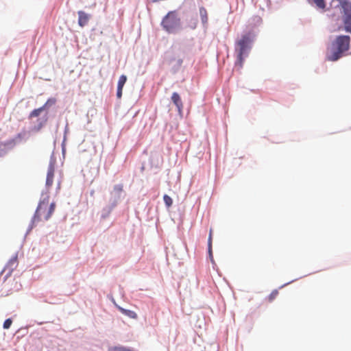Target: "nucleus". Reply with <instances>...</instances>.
Masks as SVG:
<instances>
[{
	"instance_id": "obj_1",
	"label": "nucleus",
	"mask_w": 351,
	"mask_h": 351,
	"mask_svg": "<svg viewBox=\"0 0 351 351\" xmlns=\"http://www.w3.org/2000/svg\"><path fill=\"white\" fill-rule=\"evenodd\" d=\"M56 208V203H49V195L46 193L40 201L36 210L33 222L36 221H47L53 213Z\"/></svg>"
},
{
	"instance_id": "obj_2",
	"label": "nucleus",
	"mask_w": 351,
	"mask_h": 351,
	"mask_svg": "<svg viewBox=\"0 0 351 351\" xmlns=\"http://www.w3.org/2000/svg\"><path fill=\"white\" fill-rule=\"evenodd\" d=\"M254 34L248 32L243 34L240 39L235 43V51L237 53V62L240 67H242L244 56H247L248 51L251 48V43L254 38Z\"/></svg>"
},
{
	"instance_id": "obj_3",
	"label": "nucleus",
	"mask_w": 351,
	"mask_h": 351,
	"mask_svg": "<svg viewBox=\"0 0 351 351\" xmlns=\"http://www.w3.org/2000/svg\"><path fill=\"white\" fill-rule=\"evenodd\" d=\"M350 38L349 36H339L333 43L334 49L328 55V60L336 61L339 59L342 54L348 50L350 47Z\"/></svg>"
},
{
	"instance_id": "obj_4",
	"label": "nucleus",
	"mask_w": 351,
	"mask_h": 351,
	"mask_svg": "<svg viewBox=\"0 0 351 351\" xmlns=\"http://www.w3.org/2000/svg\"><path fill=\"white\" fill-rule=\"evenodd\" d=\"M332 3L343 9L345 29L351 32V3L347 0H332Z\"/></svg>"
},
{
	"instance_id": "obj_5",
	"label": "nucleus",
	"mask_w": 351,
	"mask_h": 351,
	"mask_svg": "<svg viewBox=\"0 0 351 351\" xmlns=\"http://www.w3.org/2000/svg\"><path fill=\"white\" fill-rule=\"evenodd\" d=\"M161 25L168 33H174L180 28V19L175 12H169L162 19Z\"/></svg>"
},
{
	"instance_id": "obj_6",
	"label": "nucleus",
	"mask_w": 351,
	"mask_h": 351,
	"mask_svg": "<svg viewBox=\"0 0 351 351\" xmlns=\"http://www.w3.org/2000/svg\"><path fill=\"white\" fill-rule=\"evenodd\" d=\"M123 191V186L122 184H116L113 186V189L110 193L112 196H114V199L112 204V208L116 206L118 201L120 199L121 194Z\"/></svg>"
},
{
	"instance_id": "obj_7",
	"label": "nucleus",
	"mask_w": 351,
	"mask_h": 351,
	"mask_svg": "<svg viewBox=\"0 0 351 351\" xmlns=\"http://www.w3.org/2000/svg\"><path fill=\"white\" fill-rule=\"evenodd\" d=\"M54 173H55L54 165L51 164V165H49V166L48 167V170H47V178H46L47 187H50L52 186V184L53 183Z\"/></svg>"
},
{
	"instance_id": "obj_8",
	"label": "nucleus",
	"mask_w": 351,
	"mask_h": 351,
	"mask_svg": "<svg viewBox=\"0 0 351 351\" xmlns=\"http://www.w3.org/2000/svg\"><path fill=\"white\" fill-rule=\"evenodd\" d=\"M171 101L178 108V112L181 113L183 109V103L180 95L178 93H173L171 95Z\"/></svg>"
},
{
	"instance_id": "obj_9",
	"label": "nucleus",
	"mask_w": 351,
	"mask_h": 351,
	"mask_svg": "<svg viewBox=\"0 0 351 351\" xmlns=\"http://www.w3.org/2000/svg\"><path fill=\"white\" fill-rule=\"evenodd\" d=\"M78 14V24L81 27H84L88 24L89 21V15L84 11H79Z\"/></svg>"
},
{
	"instance_id": "obj_10",
	"label": "nucleus",
	"mask_w": 351,
	"mask_h": 351,
	"mask_svg": "<svg viewBox=\"0 0 351 351\" xmlns=\"http://www.w3.org/2000/svg\"><path fill=\"white\" fill-rule=\"evenodd\" d=\"M261 23L262 19L258 16H254L249 21L247 27L251 29L256 25H259Z\"/></svg>"
},
{
	"instance_id": "obj_11",
	"label": "nucleus",
	"mask_w": 351,
	"mask_h": 351,
	"mask_svg": "<svg viewBox=\"0 0 351 351\" xmlns=\"http://www.w3.org/2000/svg\"><path fill=\"white\" fill-rule=\"evenodd\" d=\"M118 309L121 313H123V315H125L130 318H132V319L137 318V314L133 311L127 310V309H125L120 306L118 307Z\"/></svg>"
},
{
	"instance_id": "obj_12",
	"label": "nucleus",
	"mask_w": 351,
	"mask_h": 351,
	"mask_svg": "<svg viewBox=\"0 0 351 351\" xmlns=\"http://www.w3.org/2000/svg\"><path fill=\"white\" fill-rule=\"evenodd\" d=\"M108 351H134L133 349L125 347L123 346H114L108 348Z\"/></svg>"
},
{
	"instance_id": "obj_13",
	"label": "nucleus",
	"mask_w": 351,
	"mask_h": 351,
	"mask_svg": "<svg viewBox=\"0 0 351 351\" xmlns=\"http://www.w3.org/2000/svg\"><path fill=\"white\" fill-rule=\"evenodd\" d=\"M18 264V257L17 255H14L12 257L7 264V267L10 268V270H12L14 267H16Z\"/></svg>"
},
{
	"instance_id": "obj_14",
	"label": "nucleus",
	"mask_w": 351,
	"mask_h": 351,
	"mask_svg": "<svg viewBox=\"0 0 351 351\" xmlns=\"http://www.w3.org/2000/svg\"><path fill=\"white\" fill-rule=\"evenodd\" d=\"M199 14H200V17H201L202 23L204 24H206L208 22V19L206 10L203 7L200 8H199Z\"/></svg>"
},
{
	"instance_id": "obj_15",
	"label": "nucleus",
	"mask_w": 351,
	"mask_h": 351,
	"mask_svg": "<svg viewBox=\"0 0 351 351\" xmlns=\"http://www.w3.org/2000/svg\"><path fill=\"white\" fill-rule=\"evenodd\" d=\"M45 109V106H43L42 107L40 108H38L37 109H35L33 111L31 112V113L29 114V119H32L33 117H38L40 113Z\"/></svg>"
},
{
	"instance_id": "obj_16",
	"label": "nucleus",
	"mask_w": 351,
	"mask_h": 351,
	"mask_svg": "<svg viewBox=\"0 0 351 351\" xmlns=\"http://www.w3.org/2000/svg\"><path fill=\"white\" fill-rule=\"evenodd\" d=\"M127 81V77L125 75H121L119 77L118 84H117V88H123L124 84H125Z\"/></svg>"
},
{
	"instance_id": "obj_17",
	"label": "nucleus",
	"mask_w": 351,
	"mask_h": 351,
	"mask_svg": "<svg viewBox=\"0 0 351 351\" xmlns=\"http://www.w3.org/2000/svg\"><path fill=\"white\" fill-rule=\"evenodd\" d=\"M163 200H164L165 205L167 207H170L173 204V200H172L171 197H169L168 195H165L163 196Z\"/></svg>"
},
{
	"instance_id": "obj_18",
	"label": "nucleus",
	"mask_w": 351,
	"mask_h": 351,
	"mask_svg": "<svg viewBox=\"0 0 351 351\" xmlns=\"http://www.w3.org/2000/svg\"><path fill=\"white\" fill-rule=\"evenodd\" d=\"M319 8L324 9L326 7L324 0H311Z\"/></svg>"
},
{
	"instance_id": "obj_19",
	"label": "nucleus",
	"mask_w": 351,
	"mask_h": 351,
	"mask_svg": "<svg viewBox=\"0 0 351 351\" xmlns=\"http://www.w3.org/2000/svg\"><path fill=\"white\" fill-rule=\"evenodd\" d=\"M278 295V291L277 290H274L268 296L267 299L269 302H272Z\"/></svg>"
},
{
	"instance_id": "obj_20",
	"label": "nucleus",
	"mask_w": 351,
	"mask_h": 351,
	"mask_svg": "<svg viewBox=\"0 0 351 351\" xmlns=\"http://www.w3.org/2000/svg\"><path fill=\"white\" fill-rule=\"evenodd\" d=\"M12 324V320L10 319V318H8L7 319L5 320L4 323H3V328L4 329H8L10 328V327L11 326Z\"/></svg>"
},
{
	"instance_id": "obj_21",
	"label": "nucleus",
	"mask_w": 351,
	"mask_h": 351,
	"mask_svg": "<svg viewBox=\"0 0 351 351\" xmlns=\"http://www.w3.org/2000/svg\"><path fill=\"white\" fill-rule=\"evenodd\" d=\"M208 252L210 254H211V248H212V230H210L208 241Z\"/></svg>"
},
{
	"instance_id": "obj_22",
	"label": "nucleus",
	"mask_w": 351,
	"mask_h": 351,
	"mask_svg": "<svg viewBox=\"0 0 351 351\" xmlns=\"http://www.w3.org/2000/svg\"><path fill=\"white\" fill-rule=\"evenodd\" d=\"M55 103H56L55 99H49L43 106H45V108H46L48 105H53Z\"/></svg>"
},
{
	"instance_id": "obj_23",
	"label": "nucleus",
	"mask_w": 351,
	"mask_h": 351,
	"mask_svg": "<svg viewBox=\"0 0 351 351\" xmlns=\"http://www.w3.org/2000/svg\"><path fill=\"white\" fill-rule=\"evenodd\" d=\"M122 91H123L122 88H117V98L120 99L122 97Z\"/></svg>"
},
{
	"instance_id": "obj_24",
	"label": "nucleus",
	"mask_w": 351,
	"mask_h": 351,
	"mask_svg": "<svg viewBox=\"0 0 351 351\" xmlns=\"http://www.w3.org/2000/svg\"><path fill=\"white\" fill-rule=\"evenodd\" d=\"M197 19H194L191 21V27L192 29H195L197 26Z\"/></svg>"
}]
</instances>
